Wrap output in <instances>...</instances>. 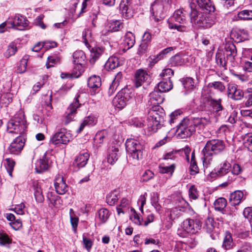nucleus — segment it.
<instances>
[{
  "mask_svg": "<svg viewBox=\"0 0 252 252\" xmlns=\"http://www.w3.org/2000/svg\"><path fill=\"white\" fill-rule=\"evenodd\" d=\"M216 223L213 219L208 218L205 221V226L204 228L206 229V232L208 233H211L215 231Z\"/></svg>",
  "mask_w": 252,
  "mask_h": 252,
  "instance_id": "45",
  "label": "nucleus"
},
{
  "mask_svg": "<svg viewBox=\"0 0 252 252\" xmlns=\"http://www.w3.org/2000/svg\"><path fill=\"white\" fill-rule=\"evenodd\" d=\"M163 93L156 87L154 91L149 95L148 105L151 106H159V104L163 102L164 99Z\"/></svg>",
  "mask_w": 252,
  "mask_h": 252,
  "instance_id": "12",
  "label": "nucleus"
},
{
  "mask_svg": "<svg viewBox=\"0 0 252 252\" xmlns=\"http://www.w3.org/2000/svg\"><path fill=\"white\" fill-rule=\"evenodd\" d=\"M80 105L78 97L75 98L74 102L70 104L66 112V115L64 120L65 125H67L72 121L74 116L76 113V110L80 107Z\"/></svg>",
  "mask_w": 252,
  "mask_h": 252,
  "instance_id": "15",
  "label": "nucleus"
},
{
  "mask_svg": "<svg viewBox=\"0 0 252 252\" xmlns=\"http://www.w3.org/2000/svg\"><path fill=\"white\" fill-rule=\"evenodd\" d=\"M243 140L244 146L252 152V134L248 133L246 134Z\"/></svg>",
  "mask_w": 252,
  "mask_h": 252,
  "instance_id": "52",
  "label": "nucleus"
},
{
  "mask_svg": "<svg viewBox=\"0 0 252 252\" xmlns=\"http://www.w3.org/2000/svg\"><path fill=\"white\" fill-rule=\"evenodd\" d=\"M235 244L233 242L232 234L228 231L224 234V238L222 244V248L225 250H229L233 249Z\"/></svg>",
  "mask_w": 252,
  "mask_h": 252,
  "instance_id": "21",
  "label": "nucleus"
},
{
  "mask_svg": "<svg viewBox=\"0 0 252 252\" xmlns=\"http://www.w3.org/2000/svg\"><path fill=\"white\" fill-rule=\"evenodd\" d=\"M126 148L130 159L138 161L142 158L143 142L134 138L128 139L126 142Z\"/></svg>",
  "mask_w": 252,
  "mask_h": 252,
  "instance_id": "4",
  "label": "nucleus"
},
{
  "mask_svg": "<svg viewBox=\"0 0 252 252\" xmlns=\"http://www.w3.org/2000/svg\"><path fill=\"white\" fill-rule=\"evenodd\" d=\"M231 164L228 161L225 160L219 169H215L211 173V176L212 177L223 176L228 173L231 171Z\"/></svg>",
  "mask_w": 252,
  "mask_h": 252,
  "instance_id": "18",
  "label": "nucleus"
},
{
  "mask_svg": "<svg viewBox=\"0 0 252 252\" xmlns=\"http://www.w3.org/2000/svg\"><path fill=\"white\" fill-rule=\"evenodd\" d=\"M119 149L115 147H111L109 148L107 157V162L113 165L118 159Z\"/></svg>",
  "mask_w": 252,
  "mask_h": 252,
  "instance_id": "23",
  "label": "nucleus"
},
{
  "mask_svg": "<svg viewBox=\"0 0 252 252\" xmlns=\"http://www.w3.org/2000/svg\"><path fill=\"white\" fill-rule=\"evenodd\" d=\"M123 27V23L119 20L112 21L108 23V31L111 32H117Z\"/></svg>",
  "mask_w": 252,
  "mask_h": 252,
  "instance_id": "41",
  "label": "nucleus"
},
{
  "mask_svg": "<svg viewBox=\"0 0 252 252\" xmlns=\"http://www.w3.org/2000/svg\"><path fill=\"white\" fill-rule=\"evenodd\" d=\"M95 119L94 117L89 116L85 118L83 122L81 124L79 127L76 130L77 133H80L84 128L86 126H93L94 124Z\"/></svg>",
  "mask_w": 252,
  "mask_h": 252,
  "instance_id": "38",
  "label": "nucleus"
},
{
  "mask_svg": "<svg viewBox=\"0 0 252 252\" xmlns=\"http://www.w3.org/2000/svg\"><path fill=\"white\" fill-rule=\"evenodd\" d=\"M171 63L172 66H179L182 65L183 63V60L179 55H176L171 58Z\"/></svg>",
  "mask_w": 252,
  "mask_h": 252,
  "instance_id": "57",
  "label": "nucleus"
},
{
  "mask_svg": "<svg viewBox=\"0 0 252 252\" xmlns=\"http://www.w3.org/2000/svg\"><path fill=\"white\" fill-rule=\"evenodd\" d=\"M165 11L163 4L159 0H155L151 4V13L153 19L156 22H159L163 19Z\"/></svg>",
  "mask_w": 252,
  "mask_h": 252,
  "instance_id": "6",
  "label": "nucleus"
},
{
  "mask_svg": "<svg viewBox=\"0 0 252 252\" xmlns=\"http://www.w3.org/2000/svg\"><path fill=\"white\" fill-rule=\"evenodd\" d=\"M131 212L130 218L131 221L136 225H143V219H141L140 215L134 210L131 209Z\"/></svg>",
  "mask_w": 252,
  "mask_h": 252,
  "instance_id": "50",
  "label": "nucleus"
},
{
  "mask_svg": "<svg viewBox=\"0 0 252 252\" xmlns=\"http://www.w3.org/2000/svg\"><path fill=\"white\" fill-rule=\"evenodd\" d=\"M109 216V211L106 209L102 208L97 212L96 219L98 220L100 223H105L108 220Z\"/></svg>",
  "mask_w": 252,
  "mask_h": 252,
  "instance_id": "33",
  "label": "nucleus"
},
{
  "mask_svg": "<svg viewBox=\"0 0 252 252\" xmlns=\"http://www.w3.org/2000/svg\"><path fill=\"white\" fill-rule=\"evenodd\" d=\"M135 43V36L131 32H127L125 36L124 44L127 49L132 48Z\"/></svg>",
  "mask_w": 252,
  "mask_h": 252,
  "instance_id": "32",
  "label": "nucleus"
},
{
  "mask_svg": "<svg viewBox=\"0 0 252 252\" xmlns=\"http://www.w3.org/2000/svg\"><path fill=\"white\" fill-rule=\"evenodd\" d=\"M119 195L118 190H112L106 196L107 203L109 205H114L119 199Z\"/></svg>",
  "mask_w": 252,
  "mask_h": 252,
  "instance_id": "35",
  "label": "nucleus"
},
{
  "mask_svg": "<svg viewBox=\"0 0 252 252\" xmlns=\"http://www.w3.org/2000/svg\"><path fill=\"white\" fill-rule=\"evenodd\" d=\"M127 101L122 97L121 93H118L113 100L114 106L120 109L123 108L126 105Z\"/></svg>",
  "mask_w": 252,
  "mask_h": 252,
  "instance_id": "31",
  "label": "nucleus"
},
{
  "mask_svg": "<svg viewBox=\"0 0 252 252\" xmlns=\"http://www.w3.org/2000/svg\"><path fill=\"white\" fill-rule=\"evenodd\" d=\"M188 13L183 8L176 10L173 13L171 20L180 24H184L186 21V15Z\"/></svg>",
  "mask_w": 252,
  "mask_h": 252,
  "instance_id": "20",
  "label": "nucleus"
},
{
  "mask_svg": "<svg viewBox=\"0 0 252 252\" xmlns=\"http://www.w3.org/2000/svg\"><path fill=\"white\" fill-rule=\"evenodd\" d=\"M192 119L196 126H202L204 127L208 126L211 123L210 118L209 116L207 117L202 118H192Z\"/></svg>",
  "mask_w": 252,
  "mask_h": 252,
  "instance_id": "42",
  "label": "nucleus"
},
{
  "mask_svg": "<svg viewBox=\"0 0 252 252\" xmlns=\"http://www.w3.org/2000/svg\"><path fill=\"white\" fill-rule=\"evenodd\" d=\"M65 128H61L51 138L50 143L54 145L66 144L70 141V136Z\"/></svg>",
  "mask_w": 252,
  "mask_h": 252,
  "instance_id": "9",
  "label": "nucleus"
},
{
  "mask_svg": "<svg viewBox=\"0 0 252 252\" xmlns=\"http://www.w3.org/2000/svg\"><path fill=\"white\" fill-rule=\"evenodd\" d=\"M47 197L51 204L54 206L58 207V205L60 204V197L57 195V191L55 190L49 191L47 193Z\"/></svg>",
  "mask_w": 252,
  "mask_h": 252,
  "instance_id": "34",
  "label": "nucleus"
},
{
  "mask_svg": "<svg viewBox=\"0 0 252 252\" xmlns=\"http://www.w3.org/2000/svg\"><path fill=\"white\" fill-rule=\"evenodd\" d=\"M202 223L198 219H187L182 223L183 229L187 233L195 234L200 230Z\"/></svg>",
  "mask_w": 252,
  "mask_h": 252,
  "instance_id": "8",
  "label": "nucleus"
},
{
  "mask_svg": "<svg viewBox=\"0 0 252 252\" xmlns=\"http://www.w3.org/2000/svg\"><path fill=\"white\" fill-rule=\"evenodd\" d=\"M225 54L221 52H217L216 55V63L220 67H226L227 60Z\"/></svg>",
  "mask_w": 252,
  "mask_h": 252,
  "instance_id": "46",
  "label": "nucleus"
},
{
  "mask_svg": "<svg viewBox=\"0 0 252 252\" xmlns=\"http://www.w3.org/2000/svg\"><path fill=\"white\" fill-rule=\"evenodd\" d=\"M82 38L84 43L85 44L86 46H89V42L92 40V32L91 31L87 29H85L82 33Z\"/></svg>",
  "mask_w": 252,
  "mask_h": 252,
  "instance_id": "51",
  "label": "nucleus"
},
{
  "mask_svg": "<svg viewBox=\"0 0 252 252\" xmlns=\"http://www.w3.org/2000/svg\"><path fill=\"white\" fill-rule=\"evenodd\" d=\"M173 88V84L171 79L163 78L162 81L158 84V87L160 91L163 93L167 92L171 90Z\"/></svg>",
  "mask_w": 252,
  "mask_h": 252,
  "instance_id": "27",
  "label": "nucleus"
},
{
  "mask_svg": "<svg viewBox=\"0 0 252 252\" xmlns=\"http://www.w3.org/2000/svg\"><path fill=\"white\" fill-rule=\"evenodd\" d=\"M148 74L143 70H138L135 75V84L137 88L141 86L143 83L147 79Z\"/></svg>",
  "mask_w": 252,
  "mask_h": 252,
  "instance_id": "26",
  "label": "nucleus"
},
{
  "mask_svg": "<svg viewBox=\"0 0 252 252\" xmlns=\"http://www.w3.org/2000/svg\"><path fill=\"white\" fill-rule=\"evenodd\" d=\"M154 176V174L152 171L150 170H147L143 174L141 177V180L143 182H147L153 178Z\"/></svg>",
  "mask_w": 252,
  "mask_h": 252,
  "instance_id": "63",
  "label": "nucleus"
},
{
  "mask_svg": "<svg viewBox=\"0 0 252 252\" xmlns=\"http://www.w3.org/2000/svg\"><path fill=\"white\" fill-rule=\"evenodd\" d=\"M120 64L119 59L116 57H111L107 60L105 66L110 69H114Z\"/></svg>",
  "mask_w": 252,
  "mask_h": 252,
  "instance_id": "43",
  "label": "nucleus"
},
{
  "mask_svg": "<svg viewBox=\"0 0 252 252\" xmlns=\"http://www.w3.org/2000/svg\"><path fill=\"white\" fill-rule=\"evenodd\" d=\"M191 22L199 28L208 29L212 27L219 20V16L216 13L204 14L198 12L196 9H192L191 6L190 13Z\"/></svg>",
  "mask_w": 252,
  "mask_h": 252,
  "instance_id": "2",
  "label": "nucleus"
},
{
  "mask_svg": "<svg viewBox=\"0 0 252 252\" xmlns=\"http://www.w3.org/2000/svg\"><path fill=\"white\" fill-rule=\"evenodd\" d=\"M244 198V193L241 190H235L230 194L229 200L233 205L240 203Z\"/></svg>",
  "mask_w": 252,
  "mask_h": 252,
  "instance_id": "24",
  "label": "nucleus"
},
{
  "mask_svg": "<svg viewBox=\"0 0 252 252\" xmlns=\"http://www.w3.org/2000/svg\"><path fill=\"white\" fill-rule=\"evenodd\" d=\"M7 23L10 25L8 26L9 28H13L21 30L28 26L29 22L24 16L16 15L14 18L8 19Z\"/></svg>",
  "mask_w": 252,
  "mask_h": 252,
  "instance_id": "10",
  "label": "nucleus"
},
{
  "mask_svg": "<svg viewBox=\"0 0 252 252\" xmlns=\"http://www.w3.org/2000/svg\"><path fill=\"white\" fill-rule=\"evenodd\" d=\"M101 85V80L99 76L93 75L88 80V86L90 88L92 94H94Z\"/></svg>",
  "mask_w": 252,
  "mask_h": 252,
  "instance_id": "19",
  "label": "nucleus"
},
{
  "mask_svg": "<svg viewBox=\"0 0 252 252\" xmlns=\"http://www.w3.org/2000/svg\"><path fill=\"white\" fill-rule=\"evenodd\" d=\"M60 57L57 56H51L48 58L46 63V67L49 68L54 66V64H57L60 63Z\"/></svg>",
  "mask_w": 252,
  "mask_h": 252,
  "instance_id": "53",
  "label": "nucleus"
},
{
  "mask_svg": "<svg viewBox=\"0 0 252 252\" xmlns=\"http://www.w3.org/2000/svg\"><path fill=\"white\" fill-rule=\"evenodd\" d=\"M155 122L156 121L153 120L152 119H147V128L148 131L151 133H155L157 132L158 129L160 128L161 127V126L163 125V124H162V122Z\"/></svg>",
  "mask_w": 252,
  "mask_h": 252,
  "instance_id": "30",
  "label": "nucleus"
},
{
  "mask_svg": "<svg viewBox=\"0 0 252 252\" xmlns=\"http://www.w3.org/2000/svg\"><path fill=\"white\" fill-rule=\"evenodd\" d=\"M186 209L182 207H176L170 210V216L171 219H175L176 217L185 212Z\"/></svg>",
  "mask_w": 252,
  "mask_h": 252,
  "instance_id": "49",
  "label": "nucleus"
},
{
  "mask_svg": "<svg viewBox=\"0 0 252 252\" xmlns=\"http://www.w3.org/2000/svg\"><path fill=\"white\" fill-rule=\"evenodd\" d=\"M198 6L202 9L209 12H214L215 10V5L210 0H197Z\"/></svg>",
  "mask_w": 252,
  "mask_h": 252,
  "instance_id": "28",
  "label": "nucleus"
},
{
  "mask_svg": "<svg viewBox=\"0 0 252 252\" xmlns=\"http://www.w3.org/2000/svg\"><path fill=\"white\" fill-rule=\"evenodd\" d=\"M27 62L28 59L26 57L21 60L20 65L17 69L18 73H22L26 71L27 66Z\"/></svg>",
  "mask_w": 252,
  "mask_h": 252,
  "instance_id": "60",
  "label": "nucleus"
},
{
  "mask_svg": "<svg viewBox=\"0 0 252 252\" xmlns=\"http://www.w3.org/2000/svg\"><path fill=\"white\" fill-rule=\"evenodd\" d=\"M90 158V154L88 152L80 154L74 160L72 166L74 171H78L81 168L84 167L87 163Z\"/></svg>",
  "mask_w": 252,
  "mask_h": 252,
  "instance_id": "14",
  "label": "nucleus"
},
{
  "mask_svg": "<svg viewBox=\"0 0 252 252\" xmlns=\"http://www.w3.org/2000/svg\"><path fill=\"white\" fill-rule=\"evenodd\" d=\"M175 164H172L169 166H162L160 165L159 166V172L162 174H169L170 175H172L174 171Z\"/></svg>",
  "mask_w": 252,
  "mask_h": 252,
  "instance_id": "54",
  "label": "nucleus"
},
{
  "mask_svg": "<svg viewBox=\"0 0 252 252\" xmlns=\"http://www.w3.org/2000/svg\"><path fill=\"white\" fill-rule=\"evenodd\" d=\"M106 135V132L104 130L97 132L94 137V144L97 147L100 146V145L103 143Z\"/></svg>",
  "mask_w": 252,
  "mask_h": 252,
  "instance_id": "44",
  "label": "nucleus"
},
{
  "mask_svg": "<svg viewBox=\"0 0 252 252\" xmlns=\"http://www.w3.org/2000/svg\"><path fill=\"white\" fill-rule=\"evenodd\" d=\"M215 209L221 212L223 214H227L228 210L225 208L227 205V201L223 197H220L216 200L214 203Z\"/></svg>",
  "mask_w": 252,
  "mask_h": 252,
  "instance_id": "22",
  "label": "nucleus"
},
{
  "mask_svg": "<svg viewBox=\"0 0 252 252\" xmlns=\"http://www.w3.org/2000/svg\"><path fill=\"white\" fill-rule=\"evenodd\" d=\"M209 87H213L214 89L218 90L220 92L224 91L225 87L221 82L216 81L209 84Z\"/></svg>",
  "mask_w": 252,
  "mask_h": 252,
  "instance_id": "61",
  "label": "nucleus"
},
{
  "mask_svg": "<svg viewBox=\"0 0 252 252\" xmlns=\"http://www.w3.org/2000/svg\"><path fill=\"white\" fill-rule=\"evenodd\" d=\"M182 83L186 90L188 91H192L194 87L193 79L191 77H187L182 79Z\"/></svg>",
  "mask_w": 252,
  "mask_h": 252,
  "instance_id": "47",
  "label": "nucleus"
},
{
  "mask_svg": "<svg viewBox=\"0 0 252 252\" xmlns=\"http://www.w3.org/2000/svg\"><path fill=\"white\" fill-rule=\"evenodd\" d=\"M132 0H121L120 10L123 17L126 19L133 16V10L131 9Z\"/></svg>",
  "mask_w": 252,
  "mask_h": 252,
  "instance_id": "13",
  "label": "nucleus"
},
{
  "mask_svg": "<svg viewBox=\"0 0 252 252\" xmlns=\"http://www.w3.org/2000/svg\"><path fill=\"white\" fill-rule=\"evenodd\" d=\"M164 115L163 110L159 106H151L148 118L156 121L155 123L157 122L163 123Z\"/></svg>",
  "mask_w": 252,
  "mask_h": 252,
  "instance_id": "17",
  "label": "nucleus"
},
{
  "mask_svg": "<svg viewBox=\"0 0 252 252\" xmlns=\"http://www.w3.org/2000/svg\"><path fill=\"white\" fill-rule=\"evenodd\" d=\"M149 44L144 42H141L137 49V54L139 56H142L148 51Z\"/></svg>",
  "mask_w": 252,
  "mask_h": 252,
  "instance_id": "59",
  "label": "nucleus"
},
{
  "mask_svg": "<svg viewBox=\"0 0 252 252\" xmlns=\"http://www.w3.org/2000/svg\"><path fill=\"white\" fill-rule=\"evenodd\" d=\"M231 174L232 176L230 177H233L238 175L242 173L243 169L239 164L235 163L233 165L232 168L231 169Z\"/></svg>",
  "mask_w": 252,
  "mask_h": 252,
  "instance_id": "58",
  "label": "nucleus"
},
{
  "mask_svg": "<svg viewBox=\"0 0 252 252\" xmlns=\"http://www.w3.org/2000/svg\"><path fill=\"white\" fill-rule=\"evenodd\" d=\"M104 51L105 48L103 47L93 48L91 52V59H90V62L94 63L95 61L104 53Z\"/></svg>",
  "mask_w": 252,
  "mask_h": 252,
  "instance_id": "29",
  "label": "nucleus"
},
{
  "mask_svg": "<svg viewBox=\"0 0 252 252\" xmlns=\"http://www.w3.org/2000/svg\"><path fill=\"white\" fill-rule=\"evenodd\" d=\"M225 148V144L223 140L214 139L208 141L202 151L204 167L207 168L212 161L213 156L220 153Z\"/></svg>",
  "mask_w": 252,
  "mask_h": 252,
  "instance_id": "1",
  "label": "nucleus"
},
{
  "mask_svg": "<svg viewBox=\"0 0 252 252\" xmlns=\"http://www.w3.org/2000/svg\"><path fill=\"white\" fill-rule=\"evenodd\" d=\"M225 54L227 61L235 64V57L237 55V49L235 45L231 42L227 43L225 47Z\"/></svg>",
  "mask_w": 252,
  "mask_h": 252,
  "instance_id": "16",
  "label": "nucleus"
},
{
  "mask_svg": "<svg viewBox=\"0 0 252 252\" xmlns=\"http://www.w3.org/2000/svg\"><path fill=\"white\" fill-rule=\"evenodd\" d=\"M95 119L94 117L89 116L85 118L83 122L81 124L79 127L76 130L77 133H80L84 128L86 126H93L94 124Z\"/></svg>",
  "mask_w": 252,
  "mask_h": 252,
  "instance_id": "39",
  "label": "nucleus"
},
{
  "mask_svg": "<svg viewBox=\"0 0 252 252\" xmlns=\"http://www.w3.org/2000/svg\"><path fill=\"white\" fill-rule=\"evenodd\" d=\"M174 74V71L170 68H166L162 70V72L160 74L161 77H165L167 79H171V77Z\"/></svg>",
  "mask_w": 252,
  "mask_h": 252,
  "instance_id": "62",
  "label": "nucleus"
},
{
  "mask_svg": "<svg viewBox=\"0 0 252 252\" xmlns=\"http://www.w3.org/2000/svg\"><path fill=\"white\" fill-rule=\"evenodd\" d=\"M12 240L4 231H0V244L5 245L11 243Z\"/></svg>",
  "mask_w": 252,
  "mask_h": 252,
  "instance_id": "55",
  "label": "nucleus"
},
{
  "mask_svg": "<svg viewBox=\"0 0 252 252\" xmlns=\"http://www.w3.org/2000/svg\"><path fill=\"white\" fill-rule=\"evenodd\" d=\"M192 118L183 119L177 126L178 135L182 139L190 137L195 131L196 127Z\"/></svg>",
  "mask_w": 252,
  "mask_h": 252,
  "instance_id": "5",
  "label": "nucleus"
},
{
  "mask_svg": "<svg viewBox=\"0 0 252 252\" xmlns=\"http://www.w3.org/2000/svg\"><path fill=\"white\" fill-rule=\"evenodd\" d=\"M17 50V48L15 44L12 42L8 46L7 50L4 53V56L6 58H9L15 55Z\"/></svg>",
  "mask_w": 252,
  "mask_h": 252,
  "instance_id": "48",
  "label": "nucleus"
},
{
  "mask_svg": "<svg viewBox=\"0 0 252 252\" xmlns=\"http://www.w3.org/2000/svg\"><path fill=\"white\" fill-rule=\"evenodd\" d=\"M236 252H252L251 244L248 242H244L239 250Z\"/></svg>",
  "mask_w": 252,
  "mask_h": 252,
  "instance_id": "64",
  "label": "nucleus"
},
{
  "mask_svg": "<svg viewBox=\"0 0 252 252\" xmlns=\"http://www.w3.org/2000/svg\"><path fill=\"white\" fill-rule=\"evenodd\" d=\"M53 158L50 154L45 153L42 158L37 160L36 163V172L42 173L47 171L52 166Z\"/></svg>",
  "mask_w": 252,
  "mask_h": 252,
  "instance_id": "7",
  "label": "nucleus"
},
{
  "mask_svg": "<svg viewBox=\"0 0 252 252\" xmlns=\"http://www.w3.org/2000/svg\"><path fill=\"white\" fill-rule=\"evenodd\" d=\"M54 186L55 189L59 188L61 189H65L67 187L63 177L60 175H58L56 177L54 181Z\"/></svg>",
  "mask_w": 252,
  "mask_h": 252,
  "instance_id": "40",
  "label": "nucleus"
},
{
  "mask_svg": "<svg viewBox=\"0 0 252 252\" xmlns=\"http://www.w3.org/2000/svg\"><path fill=\"white\" fill-rule=\"evenodd\" d=\"M238 88L236 85L229 84L227 87V94L228 96L231 99H233L235 93L237 91Z\"/></svg>",
  "mask_w": 252,
  "mask_h": 252,
  "instance_id": "56",
  "label": "nucleus"
},
{
  "mask_svg": "<svg viewBox=\"0 0 252 252\" xmlns=\"http://www.w3.org/2000/svg\"><path fill=\"white\" fill-rule=\"evenodd\" d=\"M27 122L23 110H19L7 124V130L9 133H22L27 127Z\"/></svg>",
  "mask_w": 252,
  "mask_h": 252,
  "instance_id": "3",
  "label": "nucleus"
},
{
  "mask_svg": "<svg viewBox=\"0 0 252 252\" xmlns=\"http://www.w3.org/2000/svg\"><path fill=\"white\" fill-rule=\"evenodd\" d=\"M208 102L209 105L216 113H218L219 111H222L223 109V107L221 104V99L220 98L218 99L211 98L209 100Z\"/></svg>",
  "mask_w": 252,
  "mask_h": 252,
  "instance_id": "36",
  "label": "nucleus"
},
{
  "mask_svg": "<svg viewBox=\"0 0 252 252\" xmlns=\"http://www.w3.org/2000/svg\"><path fill=\"white\" fill-rule=\"evenodd\" d=\"M73 57L74 63L77 64L81 65L86 58L84 53L82 51H77L73 53Z\"/></svg>",
  "mask_w": 252,
  "mask_h": 252,
  "instance_id": "37",
  "label": "nucleus"
},
{
  "mask_svg": "<svg viewBox=\"0 0 252 252\" xmlns=\"http://www.w3.org/2000/svg\"><path fill=\"white\" fill-rule=\"evenodd\" d=\"M233 20H252V10L246 9L239 12L234 16Z\"/></svg>",
  "mask_w": 252,
  "mask_h": 252,
  "instance_id": "25",
  "label": "nucleus"
},
{
  "mask_svg": "<svg viewBox=\"0 0 252 252\" xmlns=\"http://www.w3.org/2000/svg\"><path fill=\"white\" fill-rule=\"evenodd\" d=\"M25 143V138L22 136H19L13 140L8 150L12 154L18 155L23 150Z\"/></svg>",
  "mask_w": 252,
  "mask_h": 252,
  "instance_id": "11",
  "label": "nucleus"
}]
</instances>
